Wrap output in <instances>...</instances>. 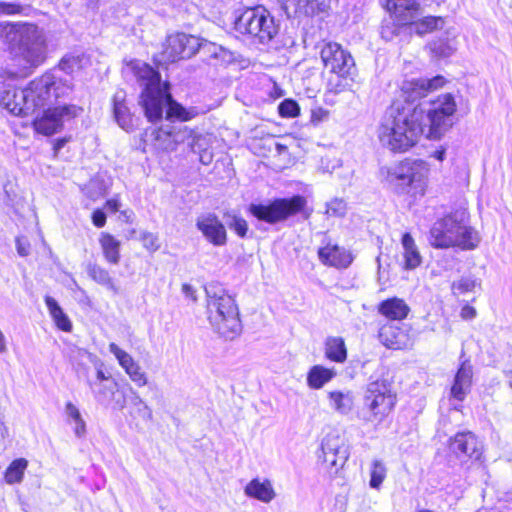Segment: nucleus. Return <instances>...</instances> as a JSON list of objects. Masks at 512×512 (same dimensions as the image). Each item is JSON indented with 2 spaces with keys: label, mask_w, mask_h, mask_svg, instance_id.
I'll return each mask as SVG.
<instances>
[{
  "label": "nucleus",
  "mask_w": 512,
  "mask_h": 512,
  "mask_svg": "<svg viewBox=\"0 0 512 512\" xmlns=\"http://www.w3.org/2000/svg\"><path fill=\"white\" fill-rule=\"evenodd\" d=\"M443 76L431 79H406L401 84V97L385 110L377 130L382 146L394 153H403L416 145L426 132L430 139H440L453 125L456 102L450 94L435 100L414 102L445 85Z\"/></svg>",
  "instance_id": "1"
},
{
  "label": "nucleus",
  "mask_w": 512,
  "mask_h": 512,
  "mask_svg": "<svg viewBox=\"0 0 512 512\" xmlns=\"http://www.w3.org/2000/svg\"><path fill=\"white\" fill-rule=\"evenodd\" d=\"M132 70L143 87L140 104L150 122L161 120L165 108L166 120L170 122L174 119L189 121L203 113L198 107L185 108L175 101L169 91V83L162 82L160 73L150 65L135 61L132 63Z\"/></svg>",
  "instance_id": "2"
},
{
  "label": "nucleus",
  "mask_w": 512,
  "mask_h": 512,
  "mask_svg": "<svg viewBox=\"0 0 512 512\" xmlns=\"http://www.w3.org/2000/svg\"><path fill=\"white\" fill-rule=\"evenodd\" d=\"M0 39L8 46L9 59L17 69L11 76L27 75L47 58L45 34L35 24L0 22Z\"/></svg>",
  "instance_id": "3"
},
{
  "label": "nucleus",
  "mask_w": 512,
  "mask_h": 512,
  "mask_svg": "<svg viewBox=\"0 0 512 512\" xmlns=\"http://www.w3.org/2000/svg\"><path fill=\"white\" fill-rule=\"evenodd\" d=\"M72 84L69 80L46 72L30 82L27 88H8L0 92V105L16 116H28L36 110L52 104V97L59 99L69 95Z\"/></svg>",
  "instance_id": "4"
},
{
  "label": "nucleus",
  "mask_w": 512,
  "mask_h": 512,
  "mask_svg": "<svg viewBox=\"0 0 512 512\" xmlns=\"http://www.w3.org/2000/svg\"><path fill=\"white\" fill-rule=\"evenodd\" d=\"M208 320L213 329L226 340L240 335L242 324L239 309L234 298L219 283H209L205 287Z\"/></svg>",
  "instance_id": "5"
},
{
  "label": "nucleus",
  "mask_w": 512,
  "mask_h": 512,
  "mask_svg": "<svg viewBox=\"0 0 512 512\" xmlns=\"http://www.w3.org/2000/svg\"><path fill=\"white\" fill-rule=\"evenodd\" d=\"M478 232L465 223L464 213L455 212L438 219L429 231L428 241L436 249L459 247L473 250L480 243Z\"/></svg>",
  "instance_id": "6"
},
{
  "label": "nucleus",
  "mask_w": 512,
  "mask_h": 512,
  "mask_svg": "<svg viewBox=\"0 0 512 512\" xmlns=\"http://www.w3.org/2000/svg\"><path fill=\"white\" fill-rule=\"evenodd\" d=\"M426 164L422 160L406 159L392 166L382 167L380 174L397 194L424 195Z\"/></svg>",
  "instance_id": "7"
},
{
  "label": "nucleus",
  "mask_w": 512,
  "mask_h": 512,
  "mask_svg": "<svg viewBox=\"0 0 512 512\" xmlns=\"http://www.w3.org/2000/svg\"><path fill=\"white\" fill-rule=\"evenodd\" d=\"M235 29L253 42L270 43L279 33L280 22L262 5L248 7L235 19Z\"/></svg>",
  "instance_id": "8"
},
{
  "label": "nucleus",
  "mask_w": 512,
  "mask_h": 512,
  "mask_svg": "<svg viewBox=\"0 0 512 512\" xmlns=\"http://www.w3.org/2000/svg\"><path fill=\"white\" fill-rule=\"evenodd\" d=\"M306 205L305 197L294 195L290 198H277L267 204H251L249 212L260 221L276 224L298 213H302L304 218L308 219L311 211L306 209Z\"/></svg>",
  "instance_id": "9"
},
{
  "label": "nucleus",
  "mask_w": 512,
  "mask_h": 512,
  "mask_svg": "<svg viewBox=\"0 0 512 512\" xmlns=\"http://www.w3.org/2000/svg\"><path fill=\"white\" fill-rule=\"evenodd\" d=\"M396 396L392 394L390 385L385 380H377L368 385L365 404L371 415L369 421L381 422L393 409Z\"/></svg>",
  "instance_id": "10"
},
{
  "label": "nucleus",
  "mask_w": 512,
  "mask_h": 512,
  "mask_svg": "<svg viewBox=\"0 0 512 512\" xmlns=\"http://www.w3.org/2000/svg\"><path fill=\"white\" fill-rule=\"evenodd\" d=\"M321 59L326 69L342 79L353 80L355 74V62L351 54L344 50L338 43L329 42L323 45L320 52Z\"/></svg>",
  "instance_id": "11"
},
{
  "label": "nucleus",
  "mask_w": 512,
  "mask_h": 512,
  "mask_svg": "<svg viewBox=\"0 0 512 512\" xmlns=\"http://www.w3.org/2000/svg\"><path fill=\"white\" fill-rule=\"evenodd\" d=\"M56 100L53 96V103L46 105L45 107L47 108L43 111V115L34 119L33 125L38 133L44 135L54 134L62 128L65 119L73 118L79 111H82L81 108L75 105L51 107L55 104Z\"/></svg>",
  "instance_id": "12"
},
{
  "label": "nucleus",
  "mask_w": 512,
  "mask_h": 512,
  "mask_svg": "<svg viewBox=\"0 0 512 512\" xmlns=\"http://www.w3.org/2000/svg\"><path fill=\"white\" fill-rule=\"evenodd\" d=\"M349 458L348 446L340 435L328 433L321 442L319 459L325 464L330 475H336Z\"/></svg>",
  "instance_id": "13"
},
{
  "label": "nucleus",
  "mask_w": 512,
  "mask_h": 512,
  "mask_svg": "<svg viewBox=\"0 0 512 512\" xmlns=\"http://www.w3.org/2000/svg\"><path fill=\"white\" fill-rule=\"evenodd\" d=\"M200 46L201 38L185 33H177L168 37L163 56L169 62L190 58L197 53Z\"/></svg>",
  "instance_id": "14"
},
{
  "label": "nucleus",
  "mask_w": 512,
  "mask_h": 512,
  "mask_svg": "<svg viewBox=\"0 0 512 512\" xmlns=\"http://www.w3.org/2000/svg\"><path fill=\"white\" fill-rule=\"evenodd\" d=\"M153 134L158 148L165 151H173L178 144L184 143L189 139H192V142L189 143L192 146L195 139L193 131L183 125H163Z\"/></svg>",
  "instance_id": "15"
},
{
  "label": "nucleus",
  "mask_w": 512,
  "mask_h": 512,
  "mask_svg": "<svg viewBox=\"0 0 512 512\" xmlns=\"http://www.w3.org/2000/svg\"><path fill=\"white\" fill-rule=\"evenodd\" d=\"M93 396L97 403L104 407H110L113 410H122L126 405L125 395L118 390V383L110 381L109 383L92 382L87 379Z\"/></svg>",
  "instance_id": "16"
},
{
  "label": "nucleus",
  "mask_w": 512,
  "mask_h": 512,
  "mask_svg": "<svg viewBox=\"0 0 512 512\" xmlns=\"http://www.w3.org/2000/svg\"><path fill=\"white\" fill-rule=\"evenodd\" d=\"M196 227L213 246L221 247L227 244L228 236L225 224L215 213L209 212L198 216Z\"/></svg>",
  "instance_id": "17"
},
{
  "label": "nucleus",
  "mask_w": 512,
  "mask_h": 512,
  "mask_svg": "<svg viewBox=\"0 0 512 512\" xmlns=\"http://www.w3.org/2000/svg\"><path fill=\"white\" fill-rule=\"evenodd\" d=\"M449 448L458 458L468 457L474 460H479L483 451L482 442L470 431L457 433L450 439Z\"/></svg>",
  "instance_id": "18"
},
{
  "label": "nucleus",
  "mask_w": 512,
  "mask_h": 512,
  "mask_svg": "<svg viewBox=\"0 0 512 512\" xmlns=\"http://www.w3.org/2000/svg\"><path fill=\"white\" fill-rule=\"evenodd\" d=\"M401 25L412 23L418 15L419 4L415 0H379Z\"/></svg>",
  "instance_id": "19"
},
{
  "label": "nucleus",
  "mask_w": 512,
  "mask_h": 512,
  "mask_svg": "<svg viewBox=\"0 0 512 512\" xmlns=\"http://www.w3.org/2000/svg\"><path fill=\"white\" fill-rule=\"evenodd\" d=\"M380 342L389 349H406L412 345L411 338L406 330L398 325H383L378 334Z\"/></svg>",
  "instance_id": "20"
},
{
  "label": "nucleus",
  "mask_w": 512,
  "mask_h": 512,
  "mask_svg": "<svg viewBox=\"0 0 512 512\" xmlns=\"http://www.w3.org/2000/svg\"><path fill=\"white\" fill-rule=\"evenodd\" d=\"M472 378L473 367L470 361H462L454 377L453 385L450 389V396L453 399L462 402L471 390Z\"/></svg>",
  "instance_id": "21"
},
{
  "label": "nucleus",
  "mask_w": 512,
  "mask_h": 512,
  "mask_svg": "<svg viewBox=\"0 0 512 512\" xmlns=\"http://www.w3.org/2000/svg\"><path fill=\"white\" fill-rule=\"evenodd\" d=\"M320 261L327 266L347 268L353 261L352 254L338 245H327L318 250Z\"/></svg>",
  "instance_id": "22"
},
{
  "label": "nucleus",
  "mask_w": 512,
  "mask_h": 512,
  "mask_svg": "<svg viewBox=\"0 0 512 512\" xmlns=\"http://www.w3.org/2000/svg\"><path fill=\"white\" fill-rule=\"evenodd\" d=\"M113 114L117 124L126 131L134 128L133 116L126 105V92L119 89L115 92L113 99Z\"/></svg>",
  "instance_id": "23"
},
{
  "label": "nucleus",
  "mask_w": 512,
  "mask_h": 512,
  "mask_svg": "<svg viewBox=\"0 0 512 512\" xmlns=\"http://www.w3.org/2000/svg\"><path fill=\"white\" fill-rule=\"evenodd\" d=\"M378 311L390 320H403L407 317L410 308L403 299L393 297L382 301Z\"/></svg>",
  "instance_id": "24"
},
{
  "label": "nucleus",
  "mask_w": 512,
  "mask_h": 512,
  "mask_svg": "<svg viewBox=\"0 0 512 512\" xmlns=\"http://www.w3.org/2000/svg\"><path fill=\"white\" fill-rule=\"evenodd\" d=\"M245 494L262 502L268 503L275 497V492L269 481L261 482L253 479L245 487Z\"/></svg>",
  "instance_id": "25"
},
{
  "label": "nucleus",
  "mask_w": 512,
  "mask_h": 512,
  "mask_svg": "<svg viewBox=\"0 0 512 512\" xmlns=\"http://www.w3.org/2000/svg\"><path fill=\"white\" fill-rule=\"evenodd\" d=\"M403 250H404V259H405V268L406 269H415L422 263V256L415 244V241L410 233H404L401 240Z\"/></svg>",
  "instance_id": "26"
},
{
  "label": "nucleus",
  "mask_w": 512,
  "mask_h": 512,
  "mask_svg": "<svg viewBox=\"0 0 512 512\" xmlns=\"http://www.w3.org/2000/svg\"><path fill=\"white\" fill-rule=\"evenodd\" d=\"M330 407L341 415H347L353 409V396L350 392L330 391L328 392Z\"/></svg>",
  "instance_id": "27"
},
{
  "label": "nucleus",
  "mask_w": 512,
  "mask_h": 512,
  "mask_svg": "<svg viewBox=\"0 0 512 512\" xmlns=\"http://www.w3.org/2000/svg\"><path fill=\"white\" fill-rule=\"evenodd\" d=\"M105 259L111 264L120 260V242L109 233H102L99 239Z\"/></svg>",
  "instance_id": "28"
},
{
  "label": "nucleus",
  "mask_w": 512,
  "mask_h": 512,
  "mask_svg": "<svg viewBox=\"0 0 512 512\" xmlns=\"http://www.w3.org/2000/svg\"><path fill=\"white\" fill-rule=\"evenodd\" d=\"M45 303L56 326L64 332H70L72 330V323L58 302L53 297L46 296Z\"/></svg>",
  "instance_id": "29"
},
{
  "label": "nucleus",
  "mask_w": 512,
  "mask_h": 512,
  "mask_svg": "<svg viewBox=\"0 0 512 512\" xmlns=\"http://www.w3.org/2000/svg\"><path fill=\"white\" fill-rule=\"evenodd\" d=\"M335 372L321 365L313 366L307 375V384L312 389H320L333 379Z\"/></svg>",
  "instance_id": "30"
},
{
  "label": "nucleus",
  "mask_w": 512,
  "mask_h": 512,
  "mask_svg": "<svg viewBox=\"0 0 512 512\" xmlns=\"http://www.w3.org/2000/svg\"><path fill=\"white\" fill-rule=\"evenodd\" d=\"M325 355L334 362H344L347 358L344 340L340 337H329L325 343Z\"/></svg>",
  "instance_id": "31"
},
{
  "label": "nucleus",
  "mask_w": 512,
  "mask_h": 512,
  "mask_svg": "<svg viewBox=\"0 0 512 512\" xmlns=\"http://www.w3.org/2000/svg\"><path fill=\"white\" fill-rule=\"evenodd\" d=\"M431 54L436 58L450 57L455 51L454 42L448 38H439L428 44Z\"/></svg>",
  "instance_id": "32"
},
{
  "label": "nucleus",
  "mask_w": 512,
  "mask_h": 512,
  "mask_svg": "<svg viewBox=\"0 0 512 512\" xmlns=\"http://www.w3.org/2000/svg\"><path fill=\"white\" fill-rule=\"evenodd\" d=\"M88 274L89 276L98 284L106 286L108 289L112 290L114 293L118 292L117 287L115 286L109 272L97 265V264H90L88 266Z\"/></svg>",
  "instance_id": "33"
},
{
  "label": "nucleus",
  "mask_w": 512,
  "mask_h": 512,
  "mask_svg": "<svg viewBox=\"0 0 512 512\" xmlns=\"http://www.w3.org/2000/svg\"><path fill=\"white\" fill-rule=\"evenodd\" d=\"M28 461L24 458H18L11 462L5 471V481L8 484L20 483L27 468Z\"/></svg>",
  "instance_id": "34"
},
{
  "label": "nucleus",
  "mask_w": 512,
  "mask_h": 512,
  "mask_svg": "<svg viewBox=\"0 0 512 512\" xmlns=\"http://www.w3.org/2000/svg\"><path fill=\"white\" fill-rule=\"evenodd\" d=\"M197 52L205 55L209 59L221 61H226L227 57L230 56L226 49L205 39H201V46Z\"/></svg>",
  "instance_id": "35"
},
{
  "label": "nucleus",
  "mask_w": 512,
  "mask_h": 512,
  "mask_svg": "<svg viewBox=\"0 0 512 512\" xmlns=\"http://www.w3.org/2000/svg\"><path fill=\"white\" fill-rule=\"evenodd\" d=\"M412 23L415 25V32L422 35L443 28L445 20L442 17L427 16L417 22L413 21Z\"/></svg>",
  "instance_id": "36"
},
{
  "label": "nucleus",
  "mask_w": 512,
  "mask_h": 512,
  "mask_svg": "<svg viewBox=\"0 0 512 512\" xmlns=\"http://www.w3.org/2000/svg\"><path fill=\"white\" fill-rule=\"evenodd\" d=\"M387 475V468L383 461L375 459L371 463L369 486L379 489Z\"/></svg>",
  "instance_id": "37"
},
{
  "label": "nucleus",
  "mask_w": 512,
  "mask_h": 512,
  "mask_svg": "<svg viewBox=\"0 0 512 512\" xmlns=\"http://www.w3.org/2000/svg\"><path fill=\"white\" fill-rule=\"evenodd\" d=\"M225 224L233 230L239 237L245 238L248 232L247 221L235 213H226Z\"/></svg>",
  "instance_id": "38"
},
{
  "label": "nucleus",
  "mask_w": 512,
  "mask_h": 512,
  "mask_svg": "<svg viewBox=\"0 0 512 512\" xmlns=\"http://www.w3.org/2000/svg\"><path fill=\"white\" fill-rule=\"evenodd\" d=\"M109 351L115 356V358L118 360L119 365L124 369V371H127V369L131 368L136 363V361L129 353L122 350L115 343L109 344Z\"/></svg>",
  "instance_id": "39"
},
{
  "label": "nucleus",
  "mask_w": 512,
  "mask_h": 512,
  "mask_svg": "<svg viewBox=\"0 0 512 512\" xmlns=\"http://www.w3.org/2000/svg\"><path fill=\"white\" fill-rule=\"evenodd\" d=\"M82 60L83 57L80 55H66L61 59L59 69L68 75L73 74L75 71L81 69Z\"/></svg>",
  "instance_id": "40"
},
{
  "label": "nucleus",
  "mask_w": 512,
  "mask_h": 512,
  "mask_svg": "<svg viewBox=\"0 0 512 512\" xmlns=\"http://www.w3.org/2000/svg\"><path fill=\"white\" fill-rule=\"evenodd\" d=\"M477 285V280L472 276H464L454 281L451 285L453 294L472 292Z\"/></svg>",
  "instance_id": "41"
},
{
  "label": "nucleus",
  "mask_w": 512,
  "mask_h": 512,
  "mask_svg": "<svg viewBox=\"0 0 512 512\" xmlns=\"http://www.w3.org/2000/svg\"><path fill=\"white\" fill-rule=\"evenodd\" d=\"M347 212V204L341 198H334L326 204L325 213L331 217H344Z\"/></svg>",
  "instance_id": "42"
},
{
  "label": "nucleus",
  "mask_w": 512,
  "mask_h": 512,
  "mask_svg": "<svg viewBox=\"0 0 512 512\" xmlns=\"http://www.w3.org/2000/svg\"><path fill=\"white\" fill-rule=\"evenodd\" d=\"M28 6L22 5L17 2L0 1V17L24 15Z\"/></svg>",
  "instance_id": "43"
},
{
  "label": "nucleus",
  "mask_w": 512,
  "mask_h": 512,
  "mask_svg": "<svg viewBox=\"0 0 512 512\" xmlns=\"http://www.w3.org/2000/svg\"><path fill=\"white\" fill-rule=\"evenodd\" d=\"M129 378L139 387H143L148 383L146 373L142 370L140 365L136 362L134 366L125 371Z\"/></svg>",
  "instance_id": "44"
},
{
  "label": "nucleus",
  "mask_w": 512,
  "mask_h": 512,
  "mask_svg": "<svg viewBox=\"0 0 512 512\" xmlns=\"http://www.w3.org/2000/svg\"><path fill=\"white\" fill-rule=\"evenodd\" d=\"M278 111L282 117H295L299 114L300 108L296 101L285 99L279 104Z\"/></svg>",
  "instance_id": "45"
},
{
  "label": "nucleus",
  "mask_w": 512,
  "mask_h": 512,
  "mask_svg": "<svg viewBox=\"0 0 512 512\" xmlns=\"http://www.w3.org/2000/svg\"><path fill=\"white\" fill-rule=\"evenodd\" d=\"M133 403L135 406H139V413L143 419L150 420L152 418L151 409L144 403L139 395L134 397Z\"/></svg>",
  "instance_id": "46"
},
{
  "label": "nucleus",
  "mask_w": 512,
  "mask_h": 512,
  "mask_svg": "<svg viewBox=\"0 0 512 512\" xmlns=\"http://www.w3.org/2000/svg\"><path fill=\"white\" fill-rule=\"evenodd\" d=\"M65 413H66L67 417L70 420H72L74 423L79 422L80 420L83 419L79 409L72 402L66 403Z\"/></svg>",
  "instance_id": "47"
},
{
  "label": "nucleus",
  "mask_w": 512,
  "mask_h": 512,
  "mask_svg": "<svg viewBox=\"0 0 512 512\" xmlns=\"http://www.w3.org/2000/svg\"><path fill=\"white\" fill-rule=\"evenodd\" d=\"M16 249L20 256H27L30 253V244L27 239L22 237L16 238Z\"/></svg>",
  "instance_id": "48"
},
{
  "label": "nucleus",
  "mask_w": 512,
  "mask_h": 512,
  "mask_svg": "<svg viewBox=\"0 0 512 512\" xmlns=\"http://www.w3.org/2000/svg\"><path fill=\"white\" fill-rule=\"evenodd\" d=\"M92 222L98 228L103 227L106 223L105 213L102 210L94 211L92 214Z\"/></svg>",
  "instance_id": "49"
},
{
  "label": "nucleus",
  "mask_w": 512,
  "mask_h": 512,
  "mask_svg": "<svg viewBox=\"0 0 512 512\" xmlns=\"http://www.w3.org/2000/svg\"><path fill=\"white\" fill-rule=\"evenodd\" d=\"M74 433L78 438H82L86 434V423L84 419L79 422H75Z\"/></svg>",
  "instance_id": "50"
},
{
  "label": "nucleus",
  "mask_w": 512,
  "mask_h": 512,
  "mask_svg": "<svg viewBox=\"0 0 512 512\" xmlns=\"http://www.w3.org/2000/svg\"><path fill=\"white\" fill-rule=\"evenodd\" d=\"M113 381L110 376H106L101 368L97 369L96 379L93 382L109 383Z\"/></svg>",
  "instance_id": "51"
},
{
  "label": "nucleus",
  "mask_w": 512,
  "mask_h": 512,
  "mask_svg": "<svg viewBox=\"0 0 512 512\" xmlns=\"http://www.w3.org/2000/svg\"><path fill=\"white\" fill-rule=\"evenodd\" d=\"M106 207L111 211V212H117L120 208V202L119 200L117 199H110L106 202Z\"/></svg>",
  "instance_id": "52"
},
{
  "label": "nucleus",
  "mask_w": 512,
  "mask_h": 512,
  "mask_svg": "<svg viewBox=\"0 0 512 512\" xmlns=\"http://www.w3.org/2000/svg\"><path fill=\"white\" fill-rule=\"evenodd\" d=\"M182 291L183 293L187 296V297H190L192 298L193 300H196V296H195V290L193 289V287L189 284H183L182 286Z\"/></svg>",
  "instance_id": "53"
},
{
  "label": "nucleus",
  "mask_w": 512,
  "mask_h": 512,
  "mask_svg": "<svg viewBox=\"0 0 512 512\" xmlns=\"http://www.w3.org/2000/svg\"><path fill=\"white\" fill-rule=\"evenodd\" d=\"M431 156L439 161H443L446 156V149L444 147L436 149L434 152H432Z\"/></svg>",
  "instance_id": "54"
},
{
  "label": "nucleus",
  "mask_w": 512,
  "mask_h": 512,
  "mask_svg": "<svg viewBox=\"0 0 512 512\" xmlns=\"http://www.w3.org/2000/svg\"><path fill=\"white\" fill-rule=\"evenodd\" d=\"M475 314V309L470 306H466L462 309V316L464 318H473Z\"/></svg>",
  "instance_id": "55"
},
{
  "label": "nucleus",
  "mask_w": 512,
  "mask_h": 512,
  "mask_svg": "<svg viewBox=\"0 0 512 512\" xmlns=\"http://www.w3.org/2000/svg\"><path fill=\"white\" fill-rule=\"evenodd\" d=\"M322 114H326V112L323 111L322 109H319L318 111H313L312 116H311L312 122L316 123V122L321 121L320 115H322Z\"/></svg>",
  "instance_id": "56"
},
{
  "label": "nucleus",
  "mask_w": 512,
  "mask_h": 512,
  "mask_svg": "<svg viewBox=\"0 0 512 512\" xmlns=\"http://www.w3.org/2000/svg\"><path fill=\"white\" fill-rule=\"evenodd\" d=\"M6 351H7V346H6L5 336L2 333V331L0 330V353H4Z\"/></svg>",
  "instance_id": "57"
},
{
  "label": "nucleus",
  "mask_w": 512,
  "mask_h": 512,
  "mask_svg": "<svg viewBox=\"0 0 512 512\" xmlns=\"http://www.w3.org/2000/svg\"><path fill=\"white\" fill-rule=\"evenodd\" d=\"M6 435V428L3 422L0 421V438H4Z\"/></svg>",
  "instance_id": "58"
},
{
  "label": "nucleus",
  "mask_w": 512,
  "mask_h": 512,
  "mask_svg": "<svg viewBox=\"0 0 512 512\" xmlns=\"http://www.w3.org/2000/svg\"><path fill=\"white\" fill-rule=\"evenodd\" d=\"M147 237L151 238V245L153 246V235L149 234V235H147Z\"/></svg>",
  "instance_id": "59"
},
{
  "label": "nucleus",
  "mask_w": 512,
  "mask_h": 512,
  "mask_svg": "<svg viewBox=\"0 0 512 512\" xmlns=\"http://www.w3.org/2000/svg\"><path fill=\"white\" fill-rule=\"evenodd\" d=\"M62 147H55V150L58 151L60 150Z\"/></svg>",
  "instance_id": "60"
},
{
  "label": "nucleus",
  "mask_w": 512,
  "mask_h": 512,
  "mask_svg": "<svg viewBox=\"0 0 512 512\" xmlns=\"http://www.w3.org/2000/svg\"><path fill=\"white\" fill-rule=\"evenodd\" d=\"M511 387H512V384H511Z\"/></svg>",
  "instance_id": "61"
}]
</instances>
